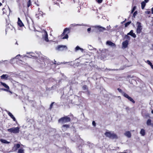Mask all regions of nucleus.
<instances>
[{
    "mask_svg": "<svg viewBox=\"0 0 153 153\" xmlns=\"http://www.w3.org/2000/svg\"><path fill=\"white\" fill-rule=\"evenodd\" d=\"M71 28H66L61 34V37L63 39H68V34L70 32Z\"/></svg>",
    "mask_w": 153,
    "mask_h": 153,
    "instance_id": "f257e3e1",
    "label": "nucleus"
},
{
    "mask_svg": "<svg viewBox=\"0 0 153 153\" xmlns=\"http://www.w3.org/2000/svg\"><path fill=\"white\" fill-rule=\"evenodd\" d=\"M105 135L107 137L112 139H117L118 138L117 134L110 131H106L105 133Z\"/></svg>",
    "mask_w": 153,
    "mask_h": 153,
    "instance_id": "f03ea898",
    "label": "nucleus"
},
{
    "mask_svg": "<svg viewBox=\"0 0 153 153\" xmlns=\"http://www.w3.org/2000/svg\"><path fill=\"white\" fill-rule=\"evenodd\" d=\"M117 90L119 91V92L121 93L122 95L124 97L128 99L129 101L132 102L133 103H135V101H134V100L131 97L129 96L128 94H127L125 92H123L122 89L120 88H118Z\"/></svg>",
    "mask_w": 153,
    "mask_h": 153,
    "instance_id": "7ed1b4c3",
    "label": "nucleus"
},
{
    "mask_svg": "<svg viewBox=\"0 0 153 153\" xmlns=\"http://www.w3.org/2000/svg\"><path fill=\"white\" fill-rule=\"evenodd\" d=\"M71 121V119L69 115L65 116L61 118L58 120V122L61 123H65L69 122Z\"/></svg>",
    "mask_w": 153,
    "mask_h": 153,
    "instance_id": "20e7f679",
    "label": "nucleus"
},
{
    "mask_svg": "<svg viewBox=\"0 0 153 153\" xmlns=\"http://www.w3.org/2000/svg\"><path fill=\"white\" fill-rule=\"evenodd\" d=\"M7 131L10 133L14 134L18 133L19 131V128L18 127H13L10 128L8 129Z\"/></svg>",
    "mask_w": 153,
    "mask_h": 153,
    "instance_id": "39448f33",
    "label": "nucleus"
},
{
    "mask_svg": "<svg viewBox=\"0 0 153 153\" xmlns=\"http://www.w3.org/2000/svg\"><path fill=\"white\" fill-rule=\"evenodd\" d=\"M136 24L137 25L136 32L137 34H139L141 33L142 29V27L140 22H137Z\"/></svg>",
    "mask_w": 153,
    "mask_h": 153,
    "instance_id": "423d86ee",
    "label": "nucleus"
},
{
    "mask_svg": "<svg viewBox=\"0 0 153 153\" xmlns=\"http://www.w3.org/2000/svg\"><path fill=\"white\" fill-rule=\"evenodd\" d=\"M67 47L65 45H59L56 48V50L59 51H63L67 49Z\"/></svg>",
    "mask_w": 153,
    "mask_h": 153,
    "instance_id": "0eeeda50",
    "label": "nucleus"
},
{
    "mask_svg": "<svg viewBox=\"0 0 153 153\" xmlns=\"http://www.w3.org/2000/svg\"><path fill=\"white\" fill-rule=\"evenodd\" d=\"M42 38L46 42H48L49 40L48 38V34L46 31L45 30L42 35Z\"/></svg>",
    "mask_w": 153,
    "mask_h": 153,
    "instance_id": "6e6552de",
    "label": "nucleus"
},
{
    "mask_svg": "<svg viewBox=\"0 0 153 153\" xmlns=\"http://www.w3.org/2000/svg\"><path fill=\"white\" fill-rule=\"evenodd\" d=\"M0 83L1 85H2L5 88H1V89L4 91H8V89H9L10 88L9 86L6 84L5 83L3 82H1Z\"/></svg>",
    "mask_w": 153,
    "mask_h": 153,
    "instance_id": "1a4fd4ad",
    "label": "nucleus"
},
{
    "mask_svg": "<svg viewBox=\"0 0 153 153\" xmlns=\"http://www.w3.org/2000/svg\"><path fill=\"white\" fill-rule=\"evenodd\" d=\"M17 24L20 27H22L24 26V25L21 20L20 19L19 17L18 18V21L17 22Z\"/></svg>",
    "mask_w": 153,
    "mask_h": 153,
    "instance_id": "9d476101",
    "label": "nucleus"
},
{
    "mask_svg": "<svg viewBox=\"0 0 153 153\" xmlns=\"http://www.w3.org/2000/svg\"><path fill=\"white\" fill-rule=\"evenodd\" d=\"M40 8H38V10H39V13H36L35 15V16L36 17L38 18V19H39V17L40 16H42L43 14V12L41 11H39V10Z\"/></svg>",
    "mask_w": 153,
    "mask_h": 153,
    "instance_id": "9b49d317",
    "label": "nucleus"
},
{
    "mask_svg": "<svg viewBox=\"0 0 153 153\" xmlns=\"http://www.w3.org/2000/svg\"><path fill=\"white\" fill-rule=\"evenodd\" d=\"M13 27L10 24H8L6 27V29L5 30L6 33L8 31L10 30H12L13 29Z\"/></svg>",
    "mask_w": 153,
    "mask_h": 153,
    "instance_id": "f8f14e48",
    "label": "nucleus"
},
{
    "mask_svg": "<svg viewBox=\"0 0 153 153\" xmlns=\"http://www.w3.org/2000/svg\"><path fill=\"white\" fill-rule=\"evenodd\" d=\"M20 147V145L19 143L15 144L13 147V149L14 150V151H16L17 149L19 148Z\"/></svg>",
    "mask_w": 153,
    "mask_h": 153,
    "instance_id": "ddd939ff",
    "label": "nucleus"
},
{
    "mask_svg": "<svg viewBox=\"0 0 153 153\" xmlns=\"http://www.w3.org/2000/svg\"><path fill=\"white\" fill-rule=\"evenodd\" d=\"M128 40H126L125 41H124L122 43V45L123 47L126 48L128 47Z\"/></svg>",
    "mask_w": 153,
    "mask_h": 153,
    "instance_id": "4468645a",
    "label": "nucleus"
},
{
    "mask_svg": "<svg viewBox=\"0 0 153 153\" xmlns=\"http://www.w3.org/2000/svg\"><path fill=\"white\" fill-rule=\"evenodd\" d=\"M127 35H130L134 38H135L136 36L135 34L133 33V30H131L129 33H128Z\"/></svg>",
    "mask_w": 153,
    "mask_h": 153,
    "instance_id": "2eb2a0df",
    "label": "nucleus"
},
{
    "mask_svg": "<svg viewBox=\"0 0 153 153\" xmlns=\"http://www.w3.org/2000/svg\"><path fill=\"white\" fill-rule=\"evenodd\" d=\"M106 44L112 46H115V44L111 41H107L106 42Z\"/></svg>",
    "mask_w": 153,
    "mask_h": 153,
    "instance_id": "dca6fc26",
    "label": "nucleus"
},
{
    "mask_svg": "<svg viewBox=\"0 0 153 153\" xmlns=\"http://www.w3.org/2000/svg\"><path fill=\"white\" fill-rule=\"evenodd\" d=\"M8 115L10 117L12 118L13 120L14 121H16V120L15 117H14L13 115L10 112H9L8 113Z\"/></svg>",
    "mask_w": 153,
    "mask_h": 153,
    "instance_id": "f3484780",
    "label": "nucleus"
},
{
    "mask_svg": "<svg viewBox=\"0 0 153 153\" xmlns=\"http://www.w3.org/2000/svg\"><path fill=\"white\" fill-rule=\"evenodd\" d=\"M125 135L128 138L131 137V134L129 131H126L125 133Z\"/></svg>",
    "mask_w": 153,
    "mask_h": 153,
    "instance_id": "a211bd4d",
    "label": "nucleus"
},
{
    "mask_svg": "<svg viewBox=\"0 0 153 153\" xmlns=\"http://www.w3.org/2000/svg\"><path fill=\"white\" fill-rule=\"evenodd\" d=\"M146 3H147L146 2L143 1L142 2H141V8L142 9H143L146 6Z\"/></svg>",
    "mask_w": 153,
    "mask_h": 153,
    "instance_id": "6ab92c4d",
    "label": "nucleus"
},
{
    "mask_svg": "<svg viewBox=\"0 0 153 153\" xmlns=\"http://www.w3.org/2000/svg\"><path fill=\"white\" fill-rule=\"evenodd\" d=\"M27 7L28 8L30 7H32V4L31 3V0H29L27 3Z\"/></svg>",
    "mask_w": 153,
    "mask_h": 153,
    "instance_id": "aec40b11",
    "label": "nucleus"
},
{
    "mask_svg": "<svg viewBox=\"0 0 153 153\" xmlns=\"http://www.w3.org/2000/svg\"><path fill=\"white\" fill-rule=\"evenodd\" d=\"M82 89L83 90L86 92L88 91V88L86 85H84L82 87Z\"/></svg>",
    "mask_w": 153,
    "mask_h": 153,
    "instance_id": "412c9836",
    "label": "nucleus"
},
{
    "mask_svg": "<svg viewBox=\"0 0 153 153\" xmlns=\"http://www.w3.org/2000/svg\"><path fill=\"white\" fill-rule=\"evenodd\" d=\"M140 134L142 136H144L146 134L145 130L143 129H141L140 131Z\"/></svg>",
    "mask_w": 153,
    "mask_h": 153,
    "instance_id": "4be33fe9",
    "label": "nucleus"
},
{
    "mask_svg": "<svg viewBox=\"0 0 153 153\" xmlns=\"http://www.w3.org/2000/svg\"><path fill=\"white\" fill-rule=\"evenodd\" d=\"M24 150L22 148H21L19 149L18 153H24Z\"/></svg>",
    "mask_w": 153,
    "mask_h": 153,
    "instance_id": "5701e85b",
    "label": "nucleus"
},
{
    "mask_svg": "<svg viewBox=\"0 0 153 153\" xmlns=\"http://www.w3.org/2000/svg\"><path fill=\"white\" fill-rule=\"evenodd\" d=\"M151 122L152 120L151 119H148L146 122V124L148 126H151V125L152 124Z\"/></svg>",
    "mask_w": 153,
    "mask_h": 153,
    "instance_id": "b1692460",
    "label": "nucleus"
},
{
    "mask_svg": "<svg viewBox=\"0 0 153 153\" xmlns=\"http://www.w3.org/2000/svg\"><path fill=\"white\" fill-rule=\"evenodd\" d=\"M0 141L1 143H10L9 142H8L5 140L3 139H0Z\"/></svg>",
    "mask_w": 153,
    "mask_h": 153,
    "instance_id": "393cba45",
    "label": "nucleus"
},
{
    "mask_svg": "<svg viewBox=\"0 0 153 153\" xmlns=\"http://www.w3.org/2000/svg\"><path fill=\"white\" fill-rule=\"evenodd\" d=\"M60 0H56V1L53 2V3L54 4H56L59 7H60L59 2H60Z\"/></svg>",
    "mask_w": 153,
    "mask_h": 153,
    "instance_id": "a878e982",
    "label": "nucleus"
},
{
    "mask_svg": "<svg viewBox=\"0 0 153 153\" xmlns=\"http://www.w3.org/2000/svg\"><path fill=\"white\" fill-rule=\"evenodd\" d=\"M151 67H153V65L151 62L149 60H147L146 62Z\"/></svg>",
    "mask_w": 153,
    "mask_h": 153,
    "instance_id": "bb28decb",
    "label": "nucleus"
},
{
    "mask_svg": "<svg viewBox=\"0 0 153 153\" xmlns=\"http://www.w3.org/2000/svg\"><path fill=\"white\" fill-rule=\"evenodd\" d=\"M136 7H137L135 6L133 7V8L131 10V13H132L134 12L135 11V10L136 9Z\"/></svg>",
    "mask_w": 153,
    "mask_h": 153,
    "instance_id": "cd10ccee",
    "label": "nucleus"
},
{
    "mask_svg": "<svg viewBox=\"0 0 153 153\" xmlns=\"http://www.w3.org/2000/svg\"><path fill=\"white\" fill-rule=\"evenodd\" d=\"M131 23V21L128 22L126 23L125 24V27H127Z\"/></svg>",
    "mask_w": 153,
    "mask_h": 153,
    "instance_id": "c85d7f7f",
    "label": "nucleus"
},
{
    "mask_svg": "<svg viewBox=\"0 0 153 153\" xmlns=\"http://www.w3.org/2000/svg\"><path fill=\"white\" fill-rule=\"evenodd\" d=\"M98 27L99 28H100L101 29L100 30L101 31H103L104 30H105V28L104 27H101V26H98Z\"/></svg>",
    "mask_w": 153,
    "mask_h": 153,
    "instance_id": "c756f323",
    "label": "nucleus"
},
{
    "mask_svg": "<svg viewBox=\"0 0 153 153\" xmlns=\"http://www.w3.org/2000/svg\"><path fill=\"white\" fill-rule=\"evenodd\" d=\"M2 10L3 11V14H5L6 15L7 14L6 10L5 8H3Z\"/></svg>",
    "mask_w": 153,
    "mask_h": 153,
    "instance_id": "7c9ffc66",
    "label": "nucleus"
},
{
    "mask_svg": "<svg viewBox=\"0 0 153 153\" xmlns=\"http://www.w3.org/2000/svg\"><path fill=\"white\" fill-rule=\"evenodd\" d=\"M137 11H135L133 14V17L134 18H135V16L137 15Z\"/></svg>",
    "mask_w": 153,
    "mask_h": 153,
    "instance_id": "2f4dec72",
    "label": "nucleus"
},
{
    "mask_svg": "<svg viewBox=\"0 0 153 153\" xmlns=\"http://www.w3.org/2000/svg\"><path fill=\"white\" fill-rule=\"evenodd\" d=\"M128 35H126L125 37L126 38V39H127L128 40V41L130 39V37L128 36Z\"/></svg>",
    "mask_w": 153,
    "mask_h": 153,
    "instance_id": "473e14b6",
    "label": "nucleus"
},
{
    "mask_svg": "<svg viewBox=\"0 0 153 153\" xmlns=\"http://www.w3.org/2000/svg\"><path fill=\"white\" fill-rule=\"evenodd\" d=\"M82 50V49L80 48L79 46H77L75 48V50L76 51L78 50Z\"/></svg>",
    "mask_w": 153,
    "mask_h": 153,
    "instance_id": "72a5a7b5",
    "label": "nucleus"
},
{
    "mask_svg": "<svg viewBox=\"0 0 153 153\" xmlns=\"http://www.w3.org/2000/svg\"><path fill=\"white\" fill-rule=\"evenodd\" d=\"M54 103V102H53L50 105V107H49V109H51L52 108L53 105V104Z\"/></svg>",
    "mask_w": 153,
    "mask_h": 153,
    "instance_id": "f704fd0d",
    "label": "nucleus"
},
{
    "mask_svg": "<svg viewBox=\"0 0 153 153\" xmlns=\"http://www.w3.org/2000/svg\"><path fill=\"white\" fill-rule=\"evenodd\" d=\"M98 3H101L103 1V0H95Z\"/></svg>",
    "mask_w": 153,
    "mask_h": 153,
    "instance_id": "c9c22d12",
    "label": "nucleus"
},
{
    "mask_svg": "<svg viewBox=\"0 0 153 153\" xmlns=\"http://www.w3.org/2000/svg\"><path fill=\"white\" fill-rule=\"evenodd\" d=\"M6 75L3 74L1 76L2 79H5L6 78Z\"/></svg>",
    "mask_w": 153,
    "mask_h": 153,
    "instance_id": "e433bc0d",
    "label": "nucleus"
},
{
    "mask_svg": "<svg viewBox=\"0 0 153 153\" xmlns=\"http://www.w3.org/2000/svg\"><path fill=\"white\" fill-rule=\"evenodd\" d=\"M62 126L64 127H66L67 128H68L69 127V126L68 125L65 124L63 125Z\"/></svg>",
    "mask_w": 153,
    "mask_h": 153,
    "instance_id": "4c0bfd02",
    "label": "nucleus"
},
{
    "mask_svg": "<svg viewBox=\"0 0 153 153\" xmlns=\"http://www.w3.org/2000/svg\"><path fill=\"white\" fill-rule=\"evenodd\" d=\"M145 13L147 14H150L151 13L150 11H147L145 12Z\"/></svg>",
    "mask_w": 153,
    "mask_h": 153,
    "instance_id": "58836bf2",
    "label": "nucleus"
},
{
    "mask_svg": "<svg viewBox=\"0 0 153 153\" xmlns=\"http://www.w3.org/2000/svg\"><path fill=\"white\" fill-rule=\"evenodd\" d=\"M92 124H93V126H96V124L94 121H93L92 122Z\"/></svg>",
    "mask_w": 153,
    "mask_h": 153,
    "instance_id": "ea45409f",
    "label": "nucleus"
},
{
    "mask_svg": "<svg viewBox=\"0 0 153 153\" xmlns=\"http://www.w3.org/2000/svg\"><path fill=\"white\" fill-rule=\"evenodd\" d=\"M91 30V28H88V29H87V31L88 32H89Z\"/></svg>",
    "mask_w": 153,
    "mask_h": 153,
    "instance_id": "a19ab883",
    "label": "nucleus"
},
{
    "mask_svg": "<svg viewBox=\"0 0 153 153\" xmlns=\"http://www.w3.org/2000/svg\"><path fill=\"white\" fill-rule=\"evenodd\" d=\"M26 20H27V22L28 24V25H29V20H28V19H27V18H26Z\"/></svg>",
    "mask_w": 153,
    "mask_h": 153,
    "instance_id": "79ce46f5",
    "label": "nucleus"
},
{
    "mask_svg": "<svg viewBox=\"0 0 153 153\" xmlns=\"http://www.w3.org/2000/svg\"><path fill=\"white\" fill-rule=\"evenodd\" d=\"M149 0H144V1L145 2H146V3H147L149 2Z\"/></svg>",
    "mask_w": 153,
    "mask_h": 153,
    "instance_id": "37998d69",
    "label": "nucleus"
},
{
    "mask_svg": "<svg viewBox=\"0 0 153 153\" xmlns=\"http://www.w3.org/2000/svg\"><path fill=\"white\" fill-rule=\"evenodd\" d=\"M152 14H153V7L152 8Z\"/></svg>",
    "mask_w": 153,
    "mask_h": 153,
    "instance_id": "c03bdc74",
    "label": "nucleus"
},
{
    "mask_svg": "<svg viewBox=\"0 0 153 153\" xmlns=\"http://www.w3.org/2000/svg\"><path fill=\"white\" fill-rule=\"evenodd\" d=\"M35 4H36V5L37 6H39V4H36V2H35Z\"/></svg>",
    "mask_w": 153,
    "mask_h": 153,
    "instance_id": "a18cd8bd",
    "label": "nucleus"
},
{
    "mask_svg": "<svg viewBox=\"0 0 153 153\" xmlns=\"http://www.w3.org/2000/svg\"><path fill=\"white\" fill-rule=\"evenodd\" d=\"M126 19H125L124 21H123V22L122 23H124V22H125V21H126Z\"/></svg>",
    "mask_w": 153,
    "mask_h": 153,
    "instance_id": "49530a36",
    "label": "nucleus"
},
{
    "mask_svg": "<svg viewBox=\"0 0 153 153\" xmlns=\"http://www.w3.org/2000/svg\"><path fill=\"white\" fill-rule=\"evenodd\" d=\"M151 126L152 127H153V123H152V124L151 125Z\"/></svg>",
    "mask_w": 153,
    "mask_h": 153,
    "instance_id": "de8ad7c7",
    "label": "nucleus"
},
{
    "mask_svg": "<svg viewBox=\"0 0 153 153\" xmlns=\"http://www.w3.org/2000/svg\"><path fill=\"white\" fill-rule=\"evenodd\" d=\"M151 113H152V114H153V110H152Z\"/></svg>",
    "mask_w": 153,
    "mask_h": 153,
    "instance_id": "09e8293b",
    "label": "nucleus"
},
{
    "mask_svg": "<svg viewBox=\"0 0 153 153\" xmlns=\"http://www.w3.org/2000/svg\"><path fill=\"white\" fill-rule=\"evenodd\" d=\"M2 5V4H1V3L0 2V6H1V5Z\"/></svg>",
    "mask_w": 153,
    "mask_h": 153,
    "instance_id": "8fccbe9b",
    "label": "nucleus"
},
{
    "mask_svg": "<svg viewBox=\"0 0 153 153\" xmlns=\"http://www.w3.org/2000/svg\"><path fill=\"white\" fill-rule=\"evenodd\" d=\"M19 0H17V2H19Z\"/></svg>",
    "mask_w": 153,
    "mask_h": 153,
    "instance_id": "3c124183",
    "label": "nucleus"
},
{
    "mask_svg": "<svg viewBox=\"0 0 153 153\" xmlns=\"http://www.w3.org/2000/svg\"><path fill=\"white\" fill-rule=\"evenodd\" d=\"M127 153L126 152H120V153Z\"/></svg>",
    "mask_w": 153,
    "mask_h": 153,
    "instance_id": "603ef678",
    "label": "nucleus"
},
{
    "mask_svg": "<svg viewBox=\"0 0 153 153\" xmlns=\"http://www.w3.org/2000/svg\"><path fill=\"white\" fill-rule=\"evenodd\" d=\"M152 47L153 48V44H152Z\"/></svg>",
    "mask_w": 153,
    "mask_h": 153,
    "instance_id": "864d4df0",
    "label": "nucleus"
},
{
    "mask_svg": "<svg viewBox=\"0 0 153 153\" xmlns=\"http://www.w3.org/2000/svg\"><path fill=\"white\" fill-rule=\"evenodd\" d=\"M151 68L153 69V67H151Z\"/></svg>",
    "mask_w": 153,
    "mask_h": 153,
    "instance_id": "5fc2aeb1",
    "label": "nucleus"
}]
</instances>
